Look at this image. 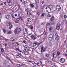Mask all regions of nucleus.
Returning a JSON list of instances; mask_svg holds the SVG:
<instances>
[{
    "label": "nucleus",
    "mask_w": 67,
    "mask_h": 67,
    "mask_svg": "<svg viewBox=\"0 0 67 67\" xmlns=\"http://www.w3.org/2000/svg\"><path fill=\"white\" fill-rule=\"evenodd\" d=\"M53 9V6L52 5H48V7L46 8V10H47V12L48 13H51L52 11V10Z\"/></svg>",
    "instance_id": "f257e3e1"
},
{
    "label": "nucleus",
    "mask_w": 67,
    "mask_h": 67,
    "mask_svg": "<svg viewBox=\"0 0 67 67\" xmlns=\"http://www.w3.org/2000/svg\"><path fill=\"white\" fill-rule=\"evenodd\" d=\"M21 32V29L19 28H16L15 30V33L16 34H19Z\"/></svg>",
    "instance_id": "f03ea898"
},
{
    "label": "nucleus",
    "mask_w": 67,
    "mask_h": 67,
    "mask_svg": "<svg viewBox=\"0 0 67 67\" xmlns=\"http://www.w3.org/2000/svg\"><path fill=\"white\" fill-rule=\"evenodd\" d=\"M58 29H61V30L63 29V27L62 26L59 25V24H58L57 25L56 29L58 30Z\"/></svg>",
    "instance_id": "7ed1b4c3"
},
{
    "label": "nucleus",
    "mask_w": 67,
    "mask_h": 67,
    "mask_svg": "<svg viewBox=\"0 0 67 67\" xmlns=\"http://www.w3.org/2000/svg\"><path fill=\"white\" fill-rule=\"evenodd\" d=\"M48 38L49 40L52 41L53 38V36L52 34H50L48 36Z\"/></svg>",
    "instance_id": "20e7f679"
},
{
    "label": "nucleus",
    "mask_w": 67,
    "mask_h": 67,
    "mask_svg": "<svg viewBox=\"0 0 67 67\" xmlns=\"http://www.w3.org/2000/svg\"><path fill=\"white\" fill-rule=\"evenodd\" d=\"M7 24L8 26H9V29L11 30V28H12V25L11 24V23L10 22H8L7 23Z\"/></svg>",
    "instance_id": "39448f33"
},
{
    "label": "nucleus",
    "mask_w": 67,
    "mask_h": 67,
    "mask_svg": "<svg viewBox=\"0 0 67 67\" xmlns=\"http://www.w3.org/2000/svg\"><path fill=\"white\" fill-rule=\"evenodd\" d=\"M56 9L57 11H60V9H61V7L60 5H57L56 7Z\"/></svg>",
    "instance_id": "423d86ee"
},
{
    "label": "nucleus",
    "mask_w": 67,
    "mask_h": 67,
    "mask_svg": "<svg viewBox=\"0 0 67 67\" xmlns=\"http://www.w3.org/2000/svg\"><path fill=\"white\" fill-rule=\"evenodd\" d=\"M7 2L8 3V4L9 6H11L12 5V2L11 1V0H7Z\"/></svg>",
    "instance_id": "0eeeda50"
},
{
    "label": "nucleus",
    "mask_w": 67,
    "mask_h": 67,
    "mask_svg": "<svg viewBox=\"0 0 67 67\" xmlns=\"http://www.w3.org/2000/svg\"><path fill=\"white\" fill-rule=\"evenodd\" d=\"M55 38L56 40V41H58V40L59 39V37H58V35H57V34H56L55 35Z\"/></svg>",
    "instance_id": "6e6552de"
},
{
    "label": "nucleus",
    "mask_w": 67,
    "mask_h": 67,
    "mask_svg": "<svg viewBox=\"0 0 67 67\" xmlns=\"http://www.w3.org/2000/svg\"><path fill=\"white\" fill-rule=\"evenodd\" d=\"M60 61L61 63H64L65 62V60L64 59L61 58L60 60Z\"/></svg>",
    "instance_id": "1a4fd4ad"
},
{
    "label": "nucleus",
    "mask_w": 67,
    "mask_h": 67,
    "mask_svg": "<svg viewBox=\"0 0 67 67\" xmlns=\"http://www.w3.org/2000/svg\"><path fill=\"white\" fill-rule=\"evenodd\" d=\"M5 17L6 19H10V16L9 15H5Z\"/></svg>",
    "instance_id": "9d476101"
},
{
    "label": "nucleus",
    "mask_w": 67,
    "mask_h": 67,
    "mask_svg": "<svg viewBox=\"0 0 67 67\" xmlns=\"http://www.w3.org/2000/svg\"><path fill=\"white\" fill-rule=\"evenodd\" d=\"M19 21H20V18H18L16 19V20L15 21V23H19Z\"/></svg>",
    "instance_id": "9b49d317"
},
{
    "label": "nucleus",
    "mask_w": 67,
    "mask_h": 67,
    "mask_svg": "<svg viewBox=\"0 0 67 67\" xmlns=\"http://www.w3.org/2000/svg\"><path fill=\"white\" fill-rule=\"evenodd\" d=\"M45 49V48H44V47H42L41 48V52H44Z\"/></svg>",
    "instance_id": "f8f14e48"
},
{
    "label": "nucleus",
    "mask_w": 67,
    "mask_h": 67,
    "mask_svg": "<svg viewBox=\"0 0 67 67\" xmlns=\"http://www.w3.org/2000/svg\"><path fill=\"white\" fill-rule=\"evenodd\" d=\"M27 21L28 22H31L32 21V20H31V19L29 18H27Z\"/></svg>",
    "instance_id": "ddd939ff"
},
{
    "label": "nucleus",
    "mask_w": 67,
    "mask_h": 67,
    "mask_svg": "<svg viewBox=\"0 0 67 67\" xmlns=\"http://www.w3.org/2000/svg\"><path fill=\"white\" fill-rule=\"evenodd\" d=\"M31 37L34 40H35V39H36V38H36V37L35 36H31Z\"/></svg>",
    "instance_id": "4468645a"
},
{
    "label": "nucleus",
    "mask_w": 67,
    "mask_h": 67,
    "mask_svg": "<svg viewBox=\"0 0 67 67\" xmlns=\"http://www.w3.org/2000/svg\"><path fill=\"white\" fill-rule=\"evenodd\" d=\"M37 15H39L40 13H41V11H40V10H38L37 11Z\"/></svg>",
    "instance_id": "2eb2a0df"
},
{
    "label": "nucleus",
    "mask_w": 67,
    "mask_h": 67,
    "mask_svg": "<svg viewBox=\"0 0 67 67\" xmlns=\"http://www.w3.org/2000/svg\"><path fill=\"white\" fill-rule=\"evenodd\" d=\"M53 57L54 58H56V57L57 56V55L55 54V53H54L53 54Z\"/></svg>",
    "instance_id": "dca6fc26"
},
{
    "label": "nucleus",
    "mask_w": 67,
    "mask_h": 67,
    "mask_svg": "<svg viewBox=\"0 0 67 67\" xmlns=\"http://www.w3.org/2000/svg\"><path fill=\"white\" fill-rule=\"evenodd\" d=\"M49 30L50 32H51L52 31V30H53V27H50L49 29Z\"/></svg>",
    "instance_id": "f3484780"
},
{
    "label": "nucleus",
    "mask_w": 67,
    "mask_h": 67,
    "mask_svg": "<svg viewBox=\"0 0 67 67\" xmlns=\"http://www.w3.org/2000/svg\"><path fill=\"white\" fill-rule=\"evenodd\" d=\"M24 53L25 54V55H28V54H29V52H26Z\"/></svg>",
    "instance_id": "a211bd4d"
},
{
    "label": "nucleus",
    "mask_w": 67,
    "mask_h": 67,
    "mask_svg": "<svg viewBox=\"0 0 67 67\" xmlns=\"http://www.w3.org/2000/svg\"><path fill=\"white\" fill-rule=\"evenodd\" d=\"M60 55V52L58 51H57V55L58 56V55Z\"/></svg>",
    "instance_id": "6ab92c4d"
},
{
    "label": "nucleus",
    "mask_w": 67,
    "mask_h": 67,
    "mask_svg": "<svg viewBox=\"0 0 67 67\" xmlns=\"http://www.w3.org/2000/svg\"><path fill=\"white\" fill-rule=\"evenodd\" d=\"M11 15L12 18H13V19H15V16H14V15H13L12 14Z\"/></svg>",
    "instance_id": "aec40b11"
},
{
    "label": "nucleus",
    "mask_w": 67,
    "mask_h": 67,
    "mask_svg": "<svg viewBox=\"0 0 67 67\" xmlns=\"http://www.w3.org/2000/svg\"><path fill=\"white\" fill-rule=\"evenodd\" d=\"M30 5L31 7L32 8H33L34 7V5H33L32 4H30Z\"/></svg>",
    "instance_id": "412c9836"
},
{
    "label": "nucleus",
    "mask_w": 67,
    "mask_h": 67,
    "mask_svg": "<svg viewBox=\"0 0 67 67\" xmlns=\"http://www.w3.org/2000/svg\"><path fill=\"white\" fill-rule=\"evenodd\" d=\"M54 17L53 15L52 17L50 19V20H54Z\"/></svg>",
    "instance_id": "4be33fe9"
},
{
    "label": "nucleus",
    "mask_w": 67,
    "mask_h": 67,
    "mask_svg": "<svg viewBox=\"0 0 67 67\" xmlns=\"http://www.w3.org/2000/svg\"><path fill=\"white\" fill-rule=\"evenodd\" d=\"M2 30L4 33H5V32H6V30H5L4 29H3Z\"/></svg>",
    "instance_id": "5701e85b"
},
{
    "label": "nucleus",
    "mask_w": 67,
    "mask_h": 67,
    "mask_svg": "<svg viewBox=\"0 0 67 67\" xmlns=\"http://www.w3.org/2000/svg\"><path fill=\"white\" fill-rule=\"evenodd\" d=\"M16 65L17 66V67H21V65H20V64H16Z\"/></svg>",
    "instance_id": "b1692460"
},
{
    "label": "nucleus",
    "mask_w": 67,
    "mask_h": 67,
    "mask_svg": "<svg viewBox=\"0 0 67 67\" xmlns=\"http://www.w3.org/2000/svg\"><path fill=\"white\" fill-rule=\"evenodd\" d=\"M46 57H49V54H47L46 55Z\"/></svg>",
    "instance_id": "393cba45"
},
{
    "label": "nucleus",
    "mask_w": 67,
    "mask_h": 67,
    "mask_svg": "<svg viewBox=\"0 0 67 67\" xmlns=\"http://www.w3.org/2000/svg\"><path fill=\"white\" fill-rule=\"evenodd\" d=\"M15 10L18 11H19V9L18 8H16L15 9Z\"/></svg>",
    "instance_id": "a878e982"
},
{
    "label": "nucleus",
    "mask_w": 67,
    "mask_h": 67,
    "mask_svg": "<svg viewBox=\"0 0 67 67\" xmlns=\"http://www.w3.org/2000/svg\"><path fill=\"white\" fill-rule=\"evenodd\" d=\"M47 17H48L49 18H51V15H50V14H48L47 15Z\"/></svg>",
    "instance_id": "bb28decb"
},
{
    "label": "nucleus",
    "mask_w": 67,
    "mask_h": 67,
    "mask_svg": "<svg viewBox=\"0 0 67 67\" xmlns=\"http://www.w3.org/2000/svg\"><path fill=\"white\" fill-rule=\"evenodd\" d=\"M1 50L2 52H4V49H3V48H2L1 49Z\"/></svg>",
    "instance_id": "cd10ccee"
},
{
    "label": "nucleus",
    "mask_w": 67,
    "mask_h": 67,
    "mask_svg": "<svg viewBox=\"0 0 67 67\" xmlns=\"http://www.w3.org/2000/svg\"><path fill=\"white\" fill-rule=\"evenodd\" d=\"M11 31H10L8 32V34H11Z\"/></svg>",
    "instance_id": "c85d7f7f"
},
{
    "label": "nucleus",
    "mask_w": 67,
    "mask_h": 67,
    "mask_svg": "<svg viewBox=\"0 0 67 67\" xmlns=\"http://www.w3.org/2000/svg\"><path fill=\"white\" fill-rule=\"evenodd\" d=\"M51 24H53V23H54V21H51Z\"/></svg>",
    "instance_id": "c756f323"
},
{
    "label": "nucleus",
    "mask_w": 67,
    "mask_h": 67,
    "mask_svg": "<svg viewBox=\"0 0 67 67\" xmlns=\"http://www.w3.org/2000/svg\"><path fill=\"white\" fill-rule=\"evenodd\" d=\"M23 46L26 48L27 47V45H25V46Z\"/></svg>",
    "instance_id": "7c9ffc66"
},
{
    "label": "nucleus",
    "mask_w": 67,
    "mask_h": 67,
    "mask_svg": "<svg viewBox=\"0 0 67 67\" xmlns=\"http://www.w3.org/2000/svg\"><path fill=\"white\" fill-rule=\"evenodd\" d=\"M44 15V13H42V15H41V17H42V16H43Z\"/></svg>",
    "instance_id": "2f4dec72"
},
{
    "label": "nucleus",
    "mask_w": 67,
    "mask_h": 67,
    "mask_svg": "<svg viewBox=\"0 0 67 67\" xmlns=\"http://www.w3.org/2000/svg\"><path fill=\"white\" fill-rule=\"evenodd\" d=\"M60 18H62V17H63V15L60 14Z\"/></svg>",
    "instance_id": "473e14b6"
},
{
    "label": "nucleus",
    "mask_w": 67,
    "mask_h": 67,
    "mask_svg": "<svg viewBox=\"0 0 67 67\" xmlns=\"http://www.w3.org/2000/svg\"><path fill=\"white\" fill-rule=\"evenodd\" d=\"M4 40H5V41H8V42H9V40L6 39H5Z\"/></svg>",
    "instance_id": "72a5a7b5"
},
{
    "label": "nucleus",
    "mask_w": 67,
    "mask_h": 67,
    "mask_svg": "<svg viewBox=\"0 0 67 67\" xmlns=\"http://www.w3.org/2000/svg\"><path fill=\"white\" fill-rule=\"evenodd\" d=\"M16 50H18V51H19L20 49H19L18 48H16Z\"/></svg>",
    "instance_id": "f704fd0d"
},
{
    "label": "nucleus",
    "mask_w": 67,
    "mask_h": 67,
    "mask_svg": "<svg viewBox=\"0 0 67 67\" xmlns=\"http://www.w3.org/2000/svg\"><path fill=\"white\" fill-rule=\"evenodd\" d=\"M40 62L41 63H42V59H41L40 60Z\"/></svg>",
    "instance_id": "c9c22d12"
},
{
    "label": "nucleus",
    "mask_w": 67,
    "mask_h": 67,
    "mask_svg": "<svg viewBox=\"0 0 67 67\" xmlns=\"http://www.w3.org/2000/svg\"><path fill=\"white\" fill-rule=\"evenodd\" d=\"M21 52L20 51H19L18 52V54H19V55H21Z\"/></svg>",
    "instance_id": "e433bc0d"
},
{
    "label": "nucleus",
    "mask_w": 67,
    "mask_h": 67,
    "mask_svg": "<svg viewBox=\"0 0 67 67\" xmlns=\"http://www.w3.org/2000/svg\"><path fill=\"white\" fill-rule=\"evenodd\" d=\"M49 45L50 46H52V43H49Z\"/></svg>",
    "instance_id": "4c0bfd02"
},
{
    "label": "nucleus",
    "mask_w": 67,
    "mask_h": 67,
    "mask_svg": "<svg viewBox=\"0 0 67 67\" xmlns=\"http://www.w3.org/2000/svg\"><path fill=\"white\" fill-rule=\"evenodd\" d=\"M50 23H48L47 24V25H50Z\"/></svg>",
    "instance_id": "58836bf2"
},
{
    "label": "nucleus",
    "mask_w": 67,
    "mask_h": 67,
    "mask_svg": "<svg viewBox=\"0 0 67 67\" xmlns=\"http://www.w3.org/2000/svg\"><path fill=\"white\" fill-rule=\"evenodd\" d=\"M36 2L37 3H39V0H37Z\"/></svg>",
    "instance_id": "ea45409f"
},
{
    "label": "nucleus",
    "mask_w": 67,
    "mask_h": 67,
    "mask_svg": "<svg viewBox=\"0 0 67 67\" xmlns=\"http://www.w3.org/2000/svg\"><path fill=\"white\" fill-rule=\"evenodd\" d=\"M43 34L44 35H46V32L45 31L44 32Z\"/></svg>",
    "instance_id": "a19ab883"
},
{
    "label": "nucleus",
    "mask_w": 67,
    "mask_h": 67,
    "mask_svg": "<svg viewBox=\"0 0 67 67\" xmlns=\"http://www.w3.org/2000/svg\"><path fill=\"white\" fill-rule=\"evenodd\" d=\"M34 46H32L31 47V48H32V49H34Z\"/></svg>",
    "instance_id": "79ce46f5"
},
{
    "label": "nucleus",
    "mask_w": 67,
    "mask_h": 67,
    "mask_svg": "<svg viewBox=\"0 0 67 67\" xmlns=\"http://www.w3.org/2000/svg\"><path fill=\"white\" fill-rule=\"evenodd\" d=\"M64 16L65 18H67V16L66 15H65Z\"/></svg>",
    "instance_id": "37998d69"
},
{
    "label": "nucleus",
    "mask_w": 67,
    "mask_h": 67,
    "mask_svg": "<svg viewBox=\"0 0 67 67\" xmlns=\"http://www.w3.org/2000/svg\"><path fill=\"white\" fill-rule=\"evenodd\" d=\"M55 59L53 57V58H52V60L53 61H54V60Z\"/></svg>",
    "instance_id": "c03bdc74"
},
{
    "label": "nucleus",
    "mask_w": 67,
    "mask_h": 67,
    "mask_svg": "<svg viewBox=\"0 0 67 67\" xmlns=\"http://www.w3.org/2000/svg\"><path fill=\"white\" fill-rule=\"evenodd\" d=\"M14 44H15V43H12V46H14Z\"/></svg>",
    "instance_id": "a18cd8bd"
},
{
    "label": "nucleus",
    "mask_w": 67,
    "mask_h": 67,
    "mask_svg": "<svg viewBox=\"0 0 67 67\" xmlns=\"http://www.w3.org/2000/svg\"><path fill=\"white\" fill-rule=\"evenodd\" d=\"M16 44H17V45H20V44H19V43L18 42H16Z\"/></svg>",
    "instance_id": "49530a36"
},
{
    "label": "nucleus",
    "mask_w": 67,
    "mask_h": 67,
    "mask_svg": "<svg viewBox=\"0 0 67 67\" xmlns=\"http://www.w3.org/2000/svg\"><path fill=\"white\" fill-rule=\"evenodd\" d=\"M20 57V56H19V55H17V57L16 58H19Z\"/></svg>",
    "instance_id": "de8ad7c7"
},
{
    "label": "nucleus",
    "mask_w": 67,
    "mask_h": 67,
    "mask_svg": "<svg viewBox=\"0 0 67 67\" xmlns=\"http://www.w3.org/2000/svg\"><path fill=\"white\" fill-rule=\"evenodd\" d=\"M4 45L5 46H7V43H4Z\"/></svg>",
    "instance_id": "09e8293b"
},
{
    "label": "nucleus",
    "mask_w": 67,
    "mask_h": 67,
    "mask_svg": "<svg viewBox=\"0 0 67 67\" xmlns=\"http://www.w3.org/2000/svg\"><path fill=\"white\" fill-rule=\"evenodd\" d=\"M32 19H34V16H32Z\"/></svg>",
    "instance_id": "8fccbe9b"
},
{
    "label": "nucleus",
    "mask_w": 67,
    "mask_h": 67,
    "mask_svg": "<svg viewBox=\"0 0 67 67\" xmlns=\"http://www.w3.org/2000/svg\"><path fill=\"white\" fill-rule=\"evenodd\" d=\"M25 51H26V49H24L23 51L24 52H25Z\"/></svg>",
    "instance_id": "3c124183"
},
{
    "label": "nucleus",
    "mask_w": 67,
    "mask_h": 67,
    "mask_svg": "<svg viewBox=\"0 0 67 67\" xmlns=\"http://www.w3.org/2000/svg\"><path fill=\"white\" fill-rule=\"evenodd\" d=\"M24 3H25V4H26V2L25 1H24Z\"/></svg>",
    "instance_id": "603ef678"
},
{
    "label": "nucleus",
    "mask_w": 67,
    "mask_h": 67,
    "mask_svg": "<svg viewBox=\"0 0 67 67\" xmlns=\"http://www.w3.org/2000/svg\"><path fill=\"white\" fill-rule=\"evenodd\" d=\"M23 42L24 43H25V42H26V41H25L24 40L23 41Z\"/></svg>",
    "instance_id": "864d4df0"
},
{
    "label": "nucleus",
    "mask_w": 67,
    "mask_h": 67,
    "mask_svg": "<svg viewBox=\"0 0 67 67\" xmlns=\"http://www.w3.org/2000/svg\"><path fill=\"white\" fill-rule=\"evenodd\" d=\"M19 19H21V20H23V19H22V17H20V18H19Z\"/></svg>",
    "instance_id": "5fc2aeb1"
},
{
    "label": "nucleus",
    "mask_w": 67,
    "mask_h": 67,
    "mask_svg": "<svg viewBox=\"0 0 67 67\" xmlns=\"http://www.w3.org/2000/svg\"><path fill=\"white\" fill-rule=\"evenodd\" d=\"M42 39L43 40V41H44V38H42Z\"/></svg>",
    "instance_id": "6e6d98bb"
},
{
    "label": "nucleus",
    "mask_w": 67,
    "mask_h": 67,
    "mask_svg": "<svg viewBox=\"0 0 67 67\" xmlns=\"http://www.w3.org/2000/svg\"><path fill=\"white\" fill-rule=\"evenodd\" d=\"M25 31H26V32H27L26 31H27V29H25Z\"/></svg>",
    "instance_id": "4d7b16f0"
},
{
    "label": "nucleus",
    "mask_w": 67,
    "mask_h": 67,
    "mask_svg": "<svg viewBox=\"0 0 67 67\" xmlns=\"http://www.w3.org/2000/svg\"><path fill=\"white\" fill-rule=\"evenodd\" d=\"M4 4H5V5H6V2H4Z\"/></svg>",
    "instance_id": "13d9d810"
},
{
    "label": "nucleus",
    "mask_w": 67,
    "mask_h": 67,
    "mask_svg": "<svg viewBox=\"0 0 67 67\" xmlns=\"http://www.w3.org/2000/svg\"><path fill=\"white\" fill-rule=\"evenodd\" d=\"M17 15H18L16 14H15V16H17Z\"/></svg>",
    "instance_id": "bf43d9fd"
},
{
    "label": "nucleus",
    "mask_w": 67,
    "mask_h": 67,
    "mask_svg": "<svg viewBox=\"0 0 67 67\" xmlns=\"http://www.w3.org/2000/svg\"><path fill=\"white\" fill-rule=\"evenodd\" d=\"M29 62H30V63H32V61H28Z\"/></svg>",
    "instance_id": "052dcab7"
},
{
    "label": "nucleus",
    "mask_w": 67,
    "mask_h": 67,
    "mask_svg": "<svg viewBox=\"0 0 67 67\" xmlns=\"http://www.w3.org/2000/svg\"><path fill=\"white\" fill-rule=\"evenodd\" d=\"M31 29H33V26H31L30 27Z\"/></svg>",
    "instance_id": "680f3d73"
},
{
    "label": "nucleus",
    "mask_w": 67,
    "mask_h": 67,
    "mask_svg": "<svg viewBox=\"0 0 67 67\" xmlns=\"http://www.w3.org/2000/svg\"><path fill=\"white\" fill-rule=\"evenodd\" d=\"M34 44H37V43H36V42H34Z\"/></svg>",
    "instance_id": "e2e57ef3"
},
{
    "label": "nucleus",
    "mask_w": 67,
    "mask_h": 67,
    "mask_svg": "<svg viewBox=\"0 0 67 67\" xmlns=\"http://www.w3.org/2000/svg\"><path fill=\"white\" fill-rule=\"evenodd\" d=\"M52 67H56L55 65H53Z\"/></svg>",
    "instance_id": "0e129e2a"
},
{
    "label": "nucleus",
    "mask_w": 67,
    "mask_h": 67,
    "mask_svg": "<svg viewBox=\"0 0 67 67\" xmlns=\"http://www.w3.org/2000/svg\"><path fill=\"white\" fill-rule=\"evenodd\" d=\"M39 62H38L37 63V64L38 65L39 64Z\"/></svg>",
    "instance_id": "69168bd1"
},
{
    "label": "nucleus",
    "mask_w": 67,
    "mask_h": 67,
    "mask_svg": "<svg viewBox=\"0 0 67 67\" xmlns=\"http://www.w3.org/2000/svg\"><path fill=\"white\" fill-rule=\"evenodd\" d=\"M65 55L67 56V54H65Z\"/></svg>",
    "instance_id": "338daca9"
},
{
    "label": "nucleus",
    "mask_w": 67,
    "mask_h": 67,
    "mask_svg": "<svg viewBox=\"0 0 67 67\" xmlns=\"http://www.w3.org/2000/svg\"><path fill=\"white\" fill-rule=\"evenodd\" d=\"M7 67H10V66L9 65H8L7 66Z\"/></svg>",
    "instance_id": "774afa93"
}]
</instances>
